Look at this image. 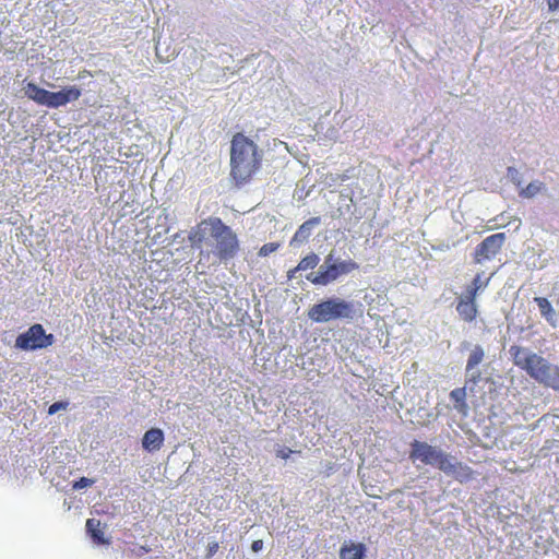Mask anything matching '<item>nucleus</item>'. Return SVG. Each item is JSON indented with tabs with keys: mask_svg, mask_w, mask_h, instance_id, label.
<instances>
[{
	"mask_svg": "<svg viewBox=\"0 0 559 559\" xmlns=\"http://www.w3.org/2000/svg\"><path fill=\"white\" fill-rule=\"evenodd\" d=\"M209 237L214 240L212 253L219 261L231 260L238 254L240 250L238 237L219 217L211 216L202 219L188 236L191 246L198 249L202 248Z\"/></svg>",
	"mask_w": 559,
	"mask_h": 559,
	"instance_id": "1",
	"label": "nucleus"
},
{
	"mask_svg": "<svg viewBox=\"0 0 559 559\" xmlns=\"http://www.w3.org/2000/svg\"><path fill=\"white\" fill-rule=\"evenodd\" d=\"M263 153L243 133H236L230 145V177L237 187L250 182L262 165Z\"/></svg>",
	"mask_w": 559,
	"mask_h": 559,
	"instance_id": "2",
	"label": "nucleus"
},
{
	"mask_svg": "<svg viewBox=\"0 0 559 559\" xmlns=\"http://www.w3.org/2000/svg\"><path fill=\"white\" fill-rule=\"evenodd\" d=\"M409 459L425 465L436 466L447 475L453 476L460 483L474 478V471L466 464L456 461L452 455L427 442L414 440L411 443Z\"/></svg>",
	"mask_w": 559,
	"mask_h": 559,
	"instance_id": "3",
	"label": "nucleus"
},
{
	"mask_svg": "<svg viewBox=\"0 0 559 559\" xmlns=\"http://www.w3.org/2000/svg\"><path fill=\"white\" fill-rule=\"evenodd\" d=\"M509 353L514 365L532 379L544 386L559 391V366L550 364L543 356L519 345L511 346Z\"/></svg>",
	"mask_w": 559,
	"mask_h": 559,
	"instance_id": "4",
	"label": "nucleus"
},
{
	"mask_svg": "<svg viewBox=\"0 0 559 559\" xmlns=\"http://www.w3.org/2000/svg\"><path fill=\"white\" fill-rule=\"evenodd\" d=\"M24 92L27 98L48 108L66 106L69 103L78 100L82 95L81 90L74 85L64 86L58 92H50L39 87L33 82L26 83Z\"/></svg>",
	"mask_w": 559,
	"mask_h": 559,
	"instance_id": "5",
	"label": "nucleus"
},
{
	"mask_svg": "<svg viewBox=\"0 0 559 559\" xmlns=\"http://www.w3.org/2000/svg\"><path fill=\"white\" fill-rule=\"evenodd\" d=\"M354 314L355 308L353 302L341 298H329L313 305L308 311V317L318 323L338 319H353Z\"/></svg>",
	"mask_w": 559,
	"mask_h": 559,
	"instance_id": "6",
	"label": "nucleus"
},
{
	"mask_svg": "<svg viewBox=\"0 0 559 559\" xmlns=\"http://www.w3.org/2000/svg\"><path fill=\"white\" fill-rule=\"evenodd\" d=\"M332 254L325 258L324 265H321L317 274H310L307 278L314 285H328L338 276L348 274L359 267L353 260L341 261L338 263H330Z\"/></svg>",
	"mask_w": 559,
	"mask_h": 559,
	"instance_id": "7",
	"label": "nucleus"
},
{
	"mask_svg": "<svg viewBox=\"0 0 559 559\" xmlns=\"http://www.w3.org/2000/svg\"><path fill=\"white\" fill-rule=\"evenodd\" d=\"M53 343V335L46 334L41 324H33L26 332L15 340V347L22 350H36L46 348Z\"/></svg>",
	"mask_w": 559,
	"mask_h": 559,
	"instance_id": "8",
	"label": "nucleus"
},
{
	"mask_svg": "<svg viewBox=\"0 0 559 559\" xmlns=\"http://www.w3.org/2000/svg\"><path fill=\"white\" fill-rule=\"evenodd\" d=\"M506 234L497 233L486 237L480 243H478L474 251V262L477 264L484 261L493 259L501 250L506 242Z\"/></svg>",
	"mask_w": 559,
	"mask_h": 559,
	"instance_id": "9",
	"label": "nucleus"
},
{
	"mask_svg": "<svg viewBox=\"0 0 559 559\" xmlns=\"http://www.w3.org/2000/svg\"><path fill=\"white\" fill-rule=\"evenodd\" d=\"M455 310L459 317L464 322L467 323L473 322L478 316V307L476 299H473L465 295H462L456 299Z\"/></svg>",
	"mask_w": 559,
	"mask_h": 559,
	"instance_id": "10",
	"label": "nucleus"
},
{
	"mask_svg": "<svg viewBox=\"0 0 559 559\" xmlns=\"http://www.w3.org/2000/svg\"><path fill=\"white\" fill-rule=\"evenodd\" d=\"M164 442V433L158 428H151L147 430L142 439V447L147 452H155L160 449Z\"/></svg>",
	"mask_w": 559,
	"mask_h": 559,
	"instance_id": "11",
	"label": "nucleus"
},
{
	"mask_svg": "<svg viewBox=\"0 0 559 559\" xmlns=\"http://www.w3.org/2000/svg\"><path fill=\"white\" fill-rule=\"evenodd\" d=\"M320 222H321L320 217H311L308 221L304 222L299 226L297 231L294 234V236H293V238L290 240V246L300 245V243L306 242L309 239L310 235H311L312 228L314 226L319 225Z\"/></svg>",
	"mask_w": 559,
	"mask_h": 559,
	"instance_id": "12",
	"label": "nucleus"
},
{
	"mask_svg": "<svg viewBox=\"0 0 559 559\" xmlns=\"http://www.w3.org/2000/svg\"><path fill=\"white\" fill-rule=\"evenodd\" d=\"M366 546L362 543H344L340 548V559H362Z\"/></svg>",
	"mask_w": 559,
	"mask_h": 559,
	"instance_id": "13",
	"label": "nucleus"
},
{
	"mask_svg": "<svg viewBox=\"0 0 559 559\" xmlns=\"http://www.w3.org/2000/svg\"><path fill=\"white\" fill-rule=\"evenodd\" d=\"M86 532L97 545H108L109 538L105 537L104 527L97 519H88L86 521Z\"/></svg>",
	"mask_w": 559,
	"mask_h": 559,
	"instance_id": "14",
	"label": "nucleus"
},
{
	"mask_svg": "<svg viewBox=\"0 0 559 559\" xmlns=\"http://www.w3.org/2000/svg\"><path fill=\"white\" fill-rule=\"evenodd\" d=\"M489 283V278L483 281L481 274H476L471 284L466 287L463 295L471 297L473 299H477V295L480 290L487 287Z\"/></svg>",
	"mask_w": 559,
	"mask_h": 559,
	"instance_id": "15",
	"label": "nucleus"
},
{
	"mask_svg": "<svg viewBox=\"0 0 559 559\" xmlns=\"http://www.w3.org/2000/svg\"><path fill=\"white\" fill-rule=\"evenodd\" d=\"M534 301L537 304L540 314L552 324L556 312L550 301L545 297H535Z\"/></svg>",
	"mask_w": 559,
	"mask_h": 559,
	"instance_id": "16",
	"label": "nucleus"
},
{
	"mask_svg": "<svg viewBox=\"0 0 559 559\" xmlns=\"http://www.w3.org/2000/svg\"><path fill=\"white\" fill-rule=\"evenodd\" d=\"M484 350L480 346H475V348L469 354V357L467 359L466 364V371L473 370L477 365H479L484 359Z\"/></svg>",
	"mask_w": 559,
	"mask_h": 559,
	"instance_id": "17",
	"label": "nucleus"
},
{
	"mask_svg": "<svg viewBox=\"0 0 559 559\" xmlns=\"http://www.w3.org/2000/svg\"><path fill=\"white\" fill-rule=\"evenodd\" d=\"M544 183L539 181H533L528 183L525 188H522L519 192L521 198L531 199L540 192Z\"/></svg>",
	"mask_w": 559,
	"mask_h": 559,
	"instance_id": "18",
	"label": "nucleus"
},
{
	"mask_svg": "<svg viewBox=\"0 0 559 559\" xmlns=\"http://www.w3.org/2000/svg\"><path fill=\"white\" fill-rule=\"evenodd\" d=\"M450 399L456 403L455 407L461 411L466 407V391L465 388H456L451 391Z\"/></svg>",
	"mask_w": 559,
	"mask_h": 559,
	"instance_id": "19",
	"label": "nucleus"
},
{
	"mask_svg": "<svg viewBox=\"0 0 559 559\" xmlns=\"http://www.w3.org/2000/svg\"><path fill=\"white\" fill-rule=\"evenodd\" d=\"M319 261V257L316 253H310L299 261L296 270L307 271L313 269L318 265Z\"/></svg>",
	"mask_w": 559,
	"mask_h": 559,
	"instance_id": "20",
	"label": "nucleus"
},
{
	"mask_svg": "<svg viewBox=\"0 0 559 559\" xmlns=\"http://www.w3.org/2000/svg\"><path fill=\"white\" fill-rule=\"evenodd\" d=\"M165 46H166L165 41L158 40L156 43V46H155L156 55L162 60L170 61L174 58V56H175V50H173L170 53H166V56H164L163 55L164 53V48H165V52H167V48Z\"/></svg>",
	"mask_w": 559,
	"mask_h": 559,
	"instance_id": "21",
	"label": "nucleus"
},
{
	"mask_svg": "<svg viewBox=\"0 0 559 559\" xmlns=\"http://www.w3.org/2000/svg\"><path fill=\"white\" fill-rule=\"evenodd\" d=\"M278 248H280V243L278 242H267V243H264L260 248V250H259V255L260 257H267L269 254L275 252Z\"/></svg>",
	"mask_w": 559,
	"mask_h": 559,
	"instance_id": "22",
	"label": "nucleus"
},
{
	"mask_svg": "<svg viewBox=\"0 0 559 559\" xmlns=\"http://www.w3.org/2000/svg\"><path fill=\"white\" fill-rule=\"evenodd\" d=\"M94 484V480L87 477H81L79 480L73 483L72 488L75 490H80L86 487H90Z\"/></svg>",
	"mask_w": 559,
	"mask_h": 559,
	"instance_id": "23",
	"label": "nucleus"
},
{
	"mask_svg": "<svg viewBox=\"0 0 559 559\" xmlns=\"http://www.w3.org/2000/svg\"><path fill=\"white\" fill-rule=\"evenodd\" d=\"M295 452L300 453V451H294L289 448L283 447L276 451V456L283 460H287Z\"/></svg>",
	"mask_w": 559,
	"mask_h": 559,
	"instance_id": "24",
	"label": "nucleus"
},
{
	"mask_svg": "<svg viewBox=\"0 0 559 559\" xmlns=\"http://www.w3.org/2000/svg\"><path fill=\"white\" fill-rule=\"evenodd\" d=\"M68 406V403L67 402H56L53 404H51L48 408V414L49 415H53L56 414L57 412H59L60 409H66Z\"/></svg>",
	"mask_w": 559,
	"mask_h": 559,
	"instance_id": "25",
	"label": "nucleus"
},
{
	"mask_svg": "<svg viewBox=\"0 0 559 559\" xmlns=\"http://www.w3.org/2000/svg\"><path fill=\"white\" fill-rule=\"evenodd\" d=\"M218 548H219V545L217 542L210 543L207 545V549H206L207 550L206 557L207 558L213 557L217 552Z\"/></svg>",
	"mask_w": 559,
	"mask_h": 559,
	"instance_id": "26",
	"label": "nucleus"
},
{
	"mask_svg": "<svg viewBox=\"0 0 559 559\" xmlns=\"http://www.w3.org/2000/svg\"><path fill=\"white\" fill-rule=\"evenodd\" d=\"M262 548H263V540H261V539H257V540H253V542H252V544H251V549H252V551L258 552V551H260Z\"/></svg>",
	"mask_w": 559,
	"mask_h": 559,
	"instance_id": "27",
	"label": "nucleus"
},
{
	"mask_svg": "<svg viewBox=\"0 0 559 559\" xmlns=\"http://www.w3.org/2000/svg\"><path fill=\"white\" fill-rule=\"evenodd\" d=\"M550 11L559 10V0H546Z\"/></svg>",
	"mask_w": 559,
	"mask_h": 559,
	"instance_id": "28",
	"label": "nucleus"
},
{
	"mask_svg": "<svg viewBox=\"0 0 559 559\" xmlns=\"http://www.w3.org/2000/svg\"><path fill=\"white\" fill-rule=\"evenodd\" d=\"M299 271H300V270H296V267H294V269L289 270V271L287 272V277H288L289 280L294 278V277H295V275H296V273H297V272H299Z\"/></svg>",
	"mask_w": 559,
	"mask_h": 559,
	"instance_id": "29",
	"label": "nucleus"
},
{
	"mask_svg": "<svg viewBox=\"0 0 559 559\" xmlns=\"http://www.w3.org/2000/svg\"><path fill=\"white\" fill-rule=\"evenodd\" d=\"M479 378H480V372H477L475 376H473L472 380L474 382H477Z\"/></svg>",
	"mask_w": 559,
	"mask_h": 559,
	"instance_id": "30",
	"label": "nucleus"
}]
</instances>
